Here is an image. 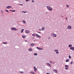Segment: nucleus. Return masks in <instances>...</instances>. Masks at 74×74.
Instances as JSON below:
<instances>
[{
  "label": "nucleus",
  "mask_w": 74,
  "mask_h": 74,
  "mask_svg": "<svg viewBox=\"0 0 74 74\" xmlns=\"http://www.w3.org/2000/svg\"><path fill=\"white\" fill-rule=\"evenodd\" d=\"M46 7L47 8H48V10H49V11H52V8L51 7L49 6H46Z\"/></svg>",
  "instance_id": "f257e3e1"
},
{
  "label": "nucleus",
  "mask_w": 74,
  "mask_h": 74,
  "mask_svg": "<svg viewBox=\"0 0 74 74\" xmlns=\"http://www.w3.org/2000/svg\"><path fill=\"white\" fill-rule=\"evenodd\" d=\"M30 31L29 30H26L25 31V33H26L27 34H29V33L30 32Z\"/></svg>",
  "instance_id": "f03ea898"
},
{
  "label": "nucleus",
  "mask_w": 74,
  "mask_h": 74,
  "mask_svg": "<svg viewBox=\"0 0 74 74\" xmlns=\"http://www.w3.org/2000/svg\"><path fill=\"white\" fill-rule=\"evenodd\" d=\"M11 30H17V29L14 27H12L11 28Z\"/></svg>",
  "instance_id": "7ed1b4c3"
},
{
  "label": "nucleus",
  "mask_w": 74,
  "mask_h": 74,
  "mask_svg": "<svg viewBox=\"0 0 74 74\" xmlns=\"http://www.w3.org/2000/svg\"><path fill=\"white\" fill-rule=\"evenodd\" d=\"M68 29H71V26L70 25H69L67 27Z\"/></svg>",
  "instance_id": "20e7f679"
},
{
  "label": "nucleus",
  "mask_w": 74,
  "mask_h": 74,
  "mask_svg": "<svg viewBox=\"0 0 74 74\" xmlns=\"http://www.w3.org/2000/svg\"><path fill=\"white\" fill-rule=\"evenodd\" d=\"M52 35H53V36L54 37H56L57 36L56 35V34H55L53 33L52 34Z\"/></svg>",
  "instance_id": "39448f33"
},
{
  "label": "nucleus",
  "mask_w": 74,
  "mask_h": 74,
  "mask_svg": "<svg viewBox=\"0 0 74 74\" xmlns=\"http://www.w3.org/2000/svg\"><path fill=\"white\" fill-rule=\"evenodd\" d=\"M35 36H36L38 38H41V36H39V35H38V34H35Z\"/></svg>",
  "instance_id": "423d86ee"
},
{
  "label": "nucleus",
  "mask_w": 74,
  "mask_h": 74,
  "mask_svg": "<svg viewBox=\"0 0 74 74\" xmlns=\"http://www.w3.org/2000/svg\"><path fill=\"white\" fill-rule=\"evenodd\" d=\"M70 49L71 50H72V51H74V47H71Z\"/></svg>",
  "instance_id": "0eeeda50"
},
{
  "label": "nucleus",
  "mask_w": 74,
  "mask_h": 74,
  "mask_svg": "<svg viewBox=\"0 0 74 74\" xmlns=\"http://www.w3.org/2000/svg\"><path fill=\"white\" fill-rule=\"evenodd\" d=\"M34 70L35 72H36V71H37V68L35 66L34 67Z\"/></svg>",
  "instance_id": "6e6552de"
},
{
  "label": "nucleus",
  "mask_w": 74,
  "mask_h": 74,
  "mask_svg": "<svg viewBox=\"0 0 74 74\" xmlns=\"http://www.w3.org/2000/svg\"><path fill=\"white\" fill-rule=\"evenodd\" d=\"M53 71H54V72H55V73H58V71L57 70H56V69H54L53 70Z\"/></svg>",
  "instance_id": "1a4fd4ad"
},
{
  "label": "nucleus",
  "mask_w": 74,
  "mask_h": 74,
  "mask_svg": "<svg viewBox=\"0 0 74 74\" xmlns=\"http://www.w3.org/2000/svg\"><path fill=\"white\" fill-rule=\"evenodd\" d=\"M12 7L11 6H8L6 8H7V9H9V8H11Z\"/></svg>",
  "instance_id": "9d476101"
},
{
  "label": "nucleus",
  "mask_w": 74,
  "mask_h": 74,
  "mask_svg": "<svg viewBox=\"0 0 74 74\" xmlns=\"http://www.w3.org/2000/svg\"><path fill=\"white\" fill-rule=\"evenodd\" d=\"M30 45L31 47H33V46H34V43H31L30 44Z\"/></svg>",
  "instance_id": "9b49d317"
},
{
  "label": "nucleus",
  "mask_w": 74,
  "mask_h": 74,
  "mask_svg": "<svg viewBox=\"0 0 74 74\" xmlns=\"http://www.w3.org/2000/svg\"><path fill=\"white\" fill-rule=\"evenodd\" d=\"M29 73L30 74H35V73H34V72L33 71L30 72Z\"/></svg>",
  "instance_id": "f8f14e48"
},
{
  "label": "nucleus",
  "mask_w": 74,
  "mask_h": 74,
  "mask_svg": "<svg viewBox=\"0 0 74 74\" xmlns=\"http://www.w3.org/2000/svg\"><path fill=\"white\" fill-rule=\"evenodd\" d=\"M28 50L29 51H33V49H32L31 48H29L28 49Z\"/></svg>",
  "instance_id": "ddd939ff"
},
{
  "label": "nucleus",
  "mask_w": 74,
  "mask_h": 74,
  "mask_svg": "<svg viewBox=\"0 0 74 74\" xmlns=\"http://www.w3.org/2000/svg\"><path fill=\"white\" fill-rule=\"evenodd\" d=\"M44 29H45V27H43L42 28L41 30L43 31V30H44Z\"/></svg>",
  "instance_id": "4468645a"
},
{
  "label": "nucleus",
  "mask_w": 74,
  "mask_h": 74,
  "mask_svg": "<svg viewBox=\"0 0 74 74\" xmlns=\"http://www.w3.org/2000/svg\"><path fill=\"white\" fill-rule=\"evenodd\" d=\"M46 64H47V65H48V66H49L50 67H51V65L49 63H46Z\"/></svg>",
  "instance_id": "2eb2a0df"
},
{
  "label": "nucleus",
  "mask_w": 74,
  "mask_h": 74,
  "mask_svg": "<svg viewBox=\"0 0 74 74\" xmlns=\"http://www.w3.org/2000/svg\"><path fill=\"white\" fill-rule=\"evenodd\" d=\"M22 37L24 38H25L26 37V36L25 35H23L22 36Z\"/></svg>",
  "instance_id": "dca6fc26"
},
{
  "label": "nucleus",
  "mask_w": 74,
  "mask_h": 74,
  "mask_svg": "<svg viewBox=\"0 0 74 74\" xmlns=\"http://www.w3.org/2000/svg\"><path fill=\"white\" fill-rule=\"evenodd\" d=\"M9 11H12V12H15V10H10Z\"/></svg>",
  "instance_id": "f3484780"
},
{
  "label": "nucleus",
  "mask_w": 74,
  "mask_h": 74,
  "mask_svg": "<svg viewBox=\"0 0 74 74\" xmlns=\"http://www.w3.org/2000/svg\"><path fill=\"white\" fill-rule=\"evenodd\" d=\"M69 47H73V45H69L68 46Z\"/></svg>",
  "instance_id": "a211bd4d"
},
{
  "label": "nucleus",
  "mask_w": 74,
  "mask_h": 74,
  "mask_svg": "<svg viewBox=\"0 0 74 74\" xmlns=\"http://www.w3.org/2000/svg\"><path fill=\"white\" fill-rule=\"evenodd\" d=\"M66 62H69V59H66Z\"/></svg>",
  "instance_id": "6ab92c4d"
},
{
  "label": "nucleus",
  "mask_w": 74,
  "mask_h": 74,
  "mask_svg": "<svg viewBox=\"0 0 74 74\" xmlns=\"http://www.w3.org/2000/svg\"><path fill=\"white\" fill-rule=\"evenodd\" d=\"M24 31V29H23L21 30V33H22Z\"/></svg>",
  "instance_id": "aec40b11"
},
{
  "label": "nucleus",
  "mask_w": 74,
  "mask_h": 74,
  "mask_svg": "<svg viewBox=\"0 0 74 74\" xmlns=\"http://www.w3.org/2000/svg\"><path fill=\"white\" fill-rule=\"evenodd\" d=\"M35 36H36V34H32V36H34V37H35Z\"/></svg>",
  "instance_id": "412c9836"
},
{
  "label": "nucleus",
  "mask_w": 74,
  "mask_h": 74,
  "mask_svg": "<svg viewBox=\"0 0 74 74\" xmlns=\"http://www.w3.org/2000/svg\"><path fill=\"white\" fill-rule=\"evenodd\" d=\"M39 50H43V49L41 48H39Z\"/></svg>",
  "instance_id": "4be33fe9"
},
{
  "label": "nucleus",
  "mask_w": 74,
  "mask_h": 74,
  "mask_svg": "<svg viewBox=\"0 0 74 74\" xmlns=\"http://www.w3.org/2000/svg\"><path fill=\"white\" fill-rule=\"evenodd\" d=\"M23 23H24V24H25V23H26V22H25V21L24 20L23 21Z\"/></svg>",
  "instance_id": "5701e85b"
},
{
  "label": "nucleus",
  "mask_w": 74,
  "mask_h": 74,
  "mask_svg": "<svg viewBox=\"0 0 74 74\" xmlns=\"http://www.w3.org/2000/svg\"><path fill=\"white\" fill-rule=\"evenodd\" d=\"M65 67H69V66H68V65H65Z\"/></svg>",
  "instance_id": "b1692460"
},
{
  "label": "nucleus",
  "mask_w": 74,
  "mask_h": 74,
  "mask_svg": "<svg viewBox=\"0 0 74 74\" xmlns=\"http://www.w3.org/2000/svg\"><path fill=\"white\" fill-rule=\"evenodd\" d=\"M73 61H72L70 63L71 64H73Z\"/></svg>",
  "instance_id": "393cba45"
},
{
  "label": "nucleus",
  "mask_w": 74,
  "mask_h": 74,
  "mask_svg": "<svg viewBox=\"0 0 74 74\" xmlns=\"http://www.w3.org/2000/svg\"><path fill=\"white\" fill-rule=\"evenodd\" d=\"M22 12H24V13H27V12H26V11H23Z\"/></svg>",
  "instance_id": "a878e982"
},
{
  "label": "nucleus",
  "mask_w": 74,
  "mask_h": 74,
  "mask_svg": "<svg viewBox=\"0 0 74 74\" xmlns=\"http://www.w3.org/2000/svg\"><path fill=\"white\" fill-rule=\"evenodd\" d=\"M34 55H35V56H37V54L36 53H34Z\"/></svg>",
  "instance_id": "bb28decb"
},
{
  "label": "nucleus",
  "mask_w": 74,
  "mask_h": 74,
  "mask_svg": "<svg viewBox=\"0 0 74 74\" xmlns=\"http://www.w3.org/2000/svg\"><path fill=\"white\" fill-rule=\"evenodd\" d=\"M66 7H67V8H69V5H66Z\"/></svg>",
  "instance_id": "cd10ccee"
},
{
  "label": "nucleus",
  "mask_w": 74,
  "mask_h": 74,
  "mask_svg": "<svg viewBox=\"0 0 74 74\" xmlns=\"http://www.w3.org/2000/svg\"><path fill=\"white\" fill-rule=\"evenodd\" d=\"M54 51L55 52H57V51H58V50H54Z\"/></svg>",
  "instance_id": "c85d7f7f"
},
{
  "label": "nucleus",
  "mask_w": 74,
  "mask_h": 74,
  "mask_svg": "<svg viewBox=\"0 0 74 74\" xmlns=\"http://www.w3.org/2000/svg\"><path fill=\"white\" fill-rule=\"evenodd\" d=\"M3 44H7V43L6 42H3Z\"/></svg>",
  "instance_id": "c756f323"
},
{
  "label": "nucleus",
  "mask_w": 74,
  "mask_h": 74,
  "mask_svg": "<svg viewBox=\"0 0 74 74\" xmlns=\"http://www.w3.org/2000/svg\"><path fill=\"white\" fill-rule=\"evenodd\" d=\"M65 69L66 70H69V68H67V67H65Z\"/></svg>",
  "instance_id": "7c9ffc66"
},
{
  "label": "nucleus",
  "mask_w": 74,
  "mask_h": 74,
  "mask_svg": "<svg viewBox=\"0 0 74 74\" xmlns=\"http://www.w3.org/2000/svg\"><path fill=\"white\" fill-rule=\"evenodd\" d=\"M5 11H6V12H8V10H5Z\"/></svg>",
  "instance_id": "2f4dec72"
},
{
  "label": "nucleus",
  "mask_w": 74,
  "mask_h": 74,
  "mask_svg": "<svg viewBox=\"0 0 74 74\" xmlns=\"http://www.w3.org/2000/svg\"><path fill=\"white\" fill-rule=\"evenodd\" d=\"M36 48H37V49H38V50H39V49H40V48H39L38 47H37Z\"/></svg>",
  "instance_id": "473e14b6"
},
{
  "label": "nucleus",
  "mask_w": 74,
  "mask_h": 74,
  "mask_svg": "<svg viewBox=\"0 0 74 74\" xmlns=\"http://www.w3.org/2000/svg\"><path fill=\"white\" fill-rule=\"evenodd\" d=\"M71 57L70 56H69V59H71Z\"/></svg>",
  "instance_id": "72a5a7b5"
},
{
  "label": "nucleus",
  "mask_w": 74,
  "mask_h": 74,
  "mask_svg": "<svg viewBox=\"0 0 74 74\" xmlns=\"http://www.w3.org/2000/svg\"><path fill=\"white\" fill-rule=\"evenodd\" d=\"M56 53H57V54H58V53H59V52L56 51Z\"/></svg>",
  "instance_id": "f704fd0d"
},
{
  "label": "nucleus",
  "mask_w": 74,
  "mask_h": 74,
  "mask_svg": "<svg viewBox=\"0 0 74 74\" xmlns=\"http://www.w3.org/2000/svg\"><path fill=\"white\" fill-rule=\"evenodd\" d=\"M49 62L50 63H52V62L51 61H50Z\"/></svg>",
  "instance_id": "c9c22d12"
},
{
  "label": "nucleus",
  "mask_w": 74,
  "mask_h": 74,
  "mask_svg": "<svg viewBox=\"0 0 74 74\" xmlns=\"http://www.w3.org/2000/svg\"><path fill=\"white\" fill-rule=\"evenodd\" d=\"M20 73H23V72H20Z\"/></svg>",
  "instance_id": "e433bc0d"
},
{
  "label": "nucleus",
  "mask_w": 74,
  "mask_h": 74,
  "mask_svg": "<svg viewBox=\"0 0 74 74\" xmlns=\"http://www.w3.org/2000/svg\"><path fill=\"white\" fill-rule=\"evenodd\" d=\"M26 1H29V0H25Z\"/></svg>",
  "instance_id": "4c0bfd02"
},
{
  "label": "nucleus",
  "mask_w": 74,
  "mask_h": 74,
  "mask_svg": "<svg viewBox=\"0 0 74 74\" xmlns=\"http://www.w3.org/2000/svg\"><path fill=\"white\" fill-rule=\"evenodd\" d=\"M25 42H27V40H25Z\"/></svg>",
  "instance_id": "58836bf2"
},
{
  "label": "nucleus",
  "mask_w": 74,
  "mask_h": 74,
  "mask_svg": "<svg viewBox=\"0 0 74 74\" xmlns=\"http://www.w3.org/2000/svg\"><path fill=\"white\" fill-rule=\"evenodd\" d=\"M37 33H40V34H41V32H38Z\"/></svg>",
  "instance_id": "ea45409f"
},
{
  "label": "nucleus",
  "mask_w": 74,
  "mask_h": 74,
  "mask_svg": "<svg viewBox=\"0 0 74 74\" xmlns=\"http://www.w3.org/2000/svg\"><path fill=\"white\" fill-rule=\"evenodd\" d=\"M32 2H33L34 3V1H33V0H32Z\"/></svg>",
  "instance_id": "a19ab883"
},
{
  "label": "nucleus",
  "mask_w": 74,
  "mask_h": 74,
  "mask_svg": "<svg viewBox=\"0 0 74 74\" xmlns=\"http://www.w3.org/2000/svg\"><path fill=\"white\" fill-rule=\"evenodd\" d=\"M19 4L20 5H22V6L23 5V4Z\"/></svg>",
  "instance_id": "79ce46f5"
},
{
  "label": "nucleus",
  "mask_w": 74,
  "mask_h": 74,
  "mask_svg": "<svg viewBox=\"0 0 74 74\" xmlns=\"http://www.w3.org/2000/svg\"><path fill=\"white\" fill-rule=\"evenodd\" d=\"M46 74H49V73H47Z\"/></svg>",
  "instance_id": "37998d69"
},
{
  "label": "nucleus",
  "mask_w": 74,
  "mask_h": 74,
  "mask_svg": "<svg viewBox=\"0 0 74 74\" xmlns=\"http://www.w3.org/2000/svg\"><path fill=\"white\" fill-rule=\"evenodd\" d=\"M66 19L67 20V18H66Z\"/></svg>",
  "instance_id": "c03bdc74"
},
{
  "label": "nucleus",
  "mask_w": 74,
  "mask_h": 74,
  "mask_svg": "<svg viewBox=\"0 0 74 74\" xmlns=\"http://www.w3.org/2000/svg\"><path fill=\"white\" fill-rule=\"evenodd\" d=\"M39 30H40V31H41V29H39Z\"/></svg>",
  "instance_id": "a18cd8bd"
},
{
  "label": "nucleus",
  "mask_w": 74,
  "mask_h": 74,
  "mask_svg": "<svg viewBox=\"0 0 74 74\" xmlns=\"http://www.w3.org/2000/svg\"><path fill=\"white\" fill-rule=\"evenodd\" d=\"M53 64H54L55 63L53 62Z\"/></svg>",
  "instance_id": "49530a36"
},
{
  "label": "nucleus",
  "mask_w": 74,
  "mask_h": 74,
  "mask_svg": "<svg viewBox=\"0 0 74 74\" xmlns=\"http://www.w3.org/2000/svg\"><path fill=\"white\" fill-rule=\"evenodd\" d=\"M49 38V39H50V38Z\"/></svg>",
  "instance_id": "de8ad7c7"
}]
</instances>
